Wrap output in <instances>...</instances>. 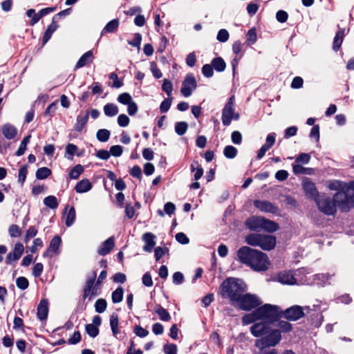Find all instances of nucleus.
Segmentation results:
<instances>
[{
	"mask_svg": "<svg viewBox=\"0 0 354 354\" xmlns=\"http://www.w3.org/2000/svg\"><path fill=\"white\" fill-rule=\"evenodd\" d=\"M238 261L256 272L266 271L270 266L268 255L248 246H242L237 250Z\"/></svg>",
	"mask_w": 354,
	"mask_h": 354,
	"instance_id": "f257e3e1",
	"label": "nucleus"
},
{
	"mask_svg": "<svg viewBox=\"0 0 354 354\" xmlns=\"http://www.w3.org/2000/svg\"><path fill=\"white\" fill-rule=\"evenodd\" d=\"M247 290V285L240 279L229 277L225 279L219 287V292L223 298L230 299L232 306H236L241 296Z\"/></svg>",
	"mask_w": 354,
	"mask_h": 354,
	"instance_id": "f03ea898",
	"label": "nucleus"
},
{
	"mask_svg": "<svg viewBox=\"0 0 354 354\" xmlns=\"http://www.w3.org/2000/svg\"><path fill=\"white\" fill-rule=\"evenodd\" d=\"M107 272L106 270H103L99 274L98 278L97 277V271L93 270L92 275L88 277L85 284L83 287V299H88L91 301L94 297L98 296L101 293L100 284L106 278Z\"/></svg>",
	"mask_w": 354,
	"mask_h": 354,
	"instance_id": "7ed1b4c3",
	"label": "nucleus"
},
{
	"mask_svg": "<svg viewBox=\"0 0 354 354\" xmlns=\"http://www.w3.org/2000/svg\"><path fill=\"white\" fill-rule=\"evenodd\" d=\"M245 242L251 246L259 247L263 250L270 251L276 246V238L273 235L252 233L246 236Z\"/></svg>",
	"mask_w": 354,
	"mask_h": 354,
	"instance_id": "20e7f679",
	"label": "nucleus"
},
{
	"mask_svg": "<svg viewBox=\"0 0 354 354\" xmlns=\"http://www.w3.org/2000/svg\"><path fill=\"white\" fill-rule=\"evenodd\" d=\"M281 340V334L279 330L269 329V332L265 334L261 338L255 341V346L260 351L267 348L274 347Z\"/></svg>",
	"mask_w": 354,
	"mask_h": 354,
	"instance_id": "39448f33",
	"label": "nucleus"
},
{
	"mask_svg": "<svg viewBox=\"0 0 354 354\" xmlns=\"http://www.w3.org/2000/svg\"><path fill=\"white\" fill-rule=\"evenodd\" d=\"M260 320L273 324L281 318L279 308L277 306L266 304L257 308Z\"/></svg>",
	"mask_w": 354,
	"mask_h": 354,
	"instance_id": "423d86ee",
	"label": "nucleus"
},
{
	"mask_svg": "<svg viewBox=\"0 0 354 354\" xmlns=\"http://www.w3.org/2000/svg\"><path fill=\"white\" fill-rule=\"evenodd\" d=\"M262 304V301L256 295L245 293L243 294L236 302V307L245 311H250L257 308Z\"/></svg>",
	"mask_w": 354,
	"mask_h": 354,
	"instance_id": "0eeeda50",
	"label": "nucleus"
},
{
	"mask_svg": "<svg viewBox=\"0 0 354 354\" xmlns=\"http://www.w3.org/2000/svg\"><path fill=\"white\" fill-rule=\"evenodd\" d=\"M334 200L342 212H346L354 207V194L348 193L344 190L337 192L334 195Z\"/></svg>",
	"mask_w": 354,
	"mask_h": 354,
	"instance_id": "6e6552de",
	"label": "nucleus"
},
{
	"mask_svg": "<svg viewBox=\"0 0 354 354\" xmlns=\"http://www.w3.org/2000/svg\"><path fill=\"white\" fill-rule=\"evenodd\" d=\"M315 203L319 209L326 215H335L337 212V205L334 198H331L325 195L319 196Z\"/></svg>",
	"mask_w": 354,
	"mask_h": 354,
	"instance_id": "1a4fd4ad",
	"label": "nucleus"
},
{
	"mask_svg": "<svg viewBox=\"0 0 354 354\" xmlns=\"http://www.w3.org/2000/svg\"><path fill=\"white\" fill-rule=\"evenodd\" d=\"M280 313L281 317L293 322L302 318L305 315L303 308L297 305L292 306L283 311L280 310Z\"/></svg>",
	"mask_w": 354,
	"mask_h": 354,
	"instance_id": "9d476101",
	"label": "nucleus"
},
{
	"mask_svg": "<svg viewBox=\"0 0 354 354\" xmlns=\"http://www.w3.org/2000/svg\"><path fill=\"white\" fill-rule=\"evenodd\" d=\"M234 112V96L229 98L228 102L225 104L222 111V123L224 126L227 127L231 124L233 113Z\"/></svg>",
	"mask_w": 354,
	"mask_h": 354,
	"instance_id": "9b49d317",
	"label": "nucleus"
},
{
	"mask_svg": "<svg viewBox=\"0 0 354 354\" xmlns=\"http://www.w3.org/2000/svg\"><path fill=\"white\" fill-rule=\"evenodd\" d=\"M196 86L197 83L194 76L192 74H187L182 83L180 93L184 97H188L192 95Z\"/></svg>",
	"mask_w": 354,
	"mask_h": 354,
	"instance_id": "f8f14e48",
	"label": "nucleus"
},
{
	"mask_svg": "<svg viewBox=\"0 0 354 354\" xmlns=\"http://www.w3.org/2000/svg\"><path fill=\"white\" fill-rule=\"evenodd\" d=\"M253 204L256 208L266 213L277 214L279 210L277 205L268 201L254 200Z\"/></svg>",
	"mask_w": 354,
	"mask_h": 354,
	"instance_id": "ddd939ff",
	"label": "nucleus"
},
{
	"mask_svg": "<svg viewBox=\"0 0 354 354\" xmlns=\"http://www.w3.org/2000/svg\"><path fill=\"white\" fill-rule=\"evenodd\" d=\"M302 187L308 198H312L315 201L319 196L315 184L309 179L306 178L303 181Z\"/></svg>",
	"mask_w": 354,
	"mask_h": 354,
	"instance_id": "4468645a",
	"label": "nucleus"
},
{
	"mask_svg": "<svg viewBox=\"0 0 354 354\" xmlns=\"http://www.w3.org/2000/svg\"><path fill=\"white\" fill-rule=\"evenodd\" d=\"M269 324H270L266 323L264 321L254 323L250 327V332L252 335L255 337H262L265 334L269 332V329L270 328Z\"/></svg>",
	"mask_w": 354,
	"mask_h": 354,
	"instance_id": "2eb2a0df",
	"label": "nucleus"
},
{
	"mask_svg": "<svg viewBox=\"0 0 354 354\" xmlns=\"http://www.w3.org/2000/svg\"><path fill=\"white\" fill-rule=\"evenodd\" d=\"M24 247L22 243H17L15 245L12 252H9L6 258V263L8 265L11 264L13 261L19 260L24 253Z\"/></svg>",
	"mask_w": 354,
	"mask_h": 354,
	"instance_id": "dca6fc26",
	"label": "nucleus"
},
{
	"mask_svg": "<svg viewBox=\"0 0 354 354\" xmlns=\"http://www.w3.org/2000/svg\"><path fill=\"white\" fill-rule=\"evenodd\" d=\"M49 311V303L48 299H42L39 301L37 308V317L39 320L46 321Z\"/></svg>",
	"mask_w": 354,
	"mask_h": 354,
	"instance_id": "f3484780",
	"label": "nucleus"
},
{
	"mask_svg": "<svg viewBox=\"0 0 354 354\" xmlns=\"http://www.w3.org/2000/svg\"><path fill=\"white\" fill-rule=\"evenodd\" d=\"M263 217L251 216L246 219L245 226L252 231L259 232L262 230Z\"/></svg>",
	"mask_w": 354,
	"mask_h": 354,
	"instance_id": "a211bd4d",
	"label": "nucleus"
},
{
	"mask_svg": "<svg viewBox=\"0 0 354 354\" xmlns=\"http://www.w3.org/2000/svg\"><path fill=\"white\" fill-rule=\"evenodd\" d=\"M89 118V111L87 110L85 113L81 112L76 118V122L74 125L73 129L76 132H82L86 127Z\"/></svg>",
	"mask_w": 354,
	"mask_h": 354,
	"instance_id": "6ab92c4d",
	"label": "nucleus"
},
{
	"mask_svg": "<svg viewBox=\"0 0 354 354\" xmlns=\"http://www.w3.org/2000/svg\"><path fill=\"white\" fill-rule=\"evenodd\" d=\"M115 239L113 236H111L105 241L102 242L97 249V253L100 255L105 256L111 252L114 247Z\"/></svg>",
	"mask_w": 354,
	"mask_h": 354,
	"instance_id": "aec40b11",
	"label": "nucleus"
},
{
	"mask_svg": "<svg viewBox=\"0 0 354 354\" xmlns=\"http://www.w3.org/2000/svg\"><path fill=\"white\" fill-rule=\"evenodd\" d=\"M155 239L156 236L151 232H146L142 235V240L145 243L143 246V250L145 252H152L154 246L156 245Z\"/></svg>",
	"mask_w": 354,
	"mask_h": 354,
	"instance_id": "412c9836",
	"label": "nucleus"
},
{
	"mask_svg": "<svg viewBox=\"0 0 354 354\" xmlns=\"http://www.w3.org/2000/svg\"><path fill=\"white\" fill-rule=\"evenodd\" d=\"M278 281L283 284L295 285L297 283V279L291 271L279 273Z\"/></svg>",
	"mask_w": 354,
	"mask_h": 354,
	"instance_id": "4be33fe9",
	"label": "nucleus"
},
{
	"mask_svg": "<svg viewBox=\"0 0 354 354\" xmlns=\"http://www.w3.org/2000/svg\"><path fill=\"white\" fill-rule=\"evenodd\" d=\"M94 59L92 50H88L83 54L75 64V68H80L93 62Z\"/></svg>",
	"mask_w": 354,
	"mask_h": 354,
	"instance_id": "5701e85b",
	"label": "nucleus"
},
{
	"mask_svg": "<svg viewBox=\"0 0 354 354\" xmlns=\"http://www.w3.org/2000/svg\"><path fill=\"white\" fill-rule=\"evenodd\" d=\"M345 37V29L338 26V30L335 34L333 42V49L337 51L341 48L344 38Z\"/></svg>",
	"mask_w": 354,
	"mask_h": 354,
	"instance_id": "b1692460",
	"label": "nucleus"
},
{
	"mask_svg": "<svg viewBox=\"0 0 354 354\" xmlns=\"http://www.w3.org/2000/svg\"><path fill=\"white\" fill-rule=\"evenodd\" d=\"M1 131L3 136L8 140L14 139L17 135V128L9 123L3 124Z\"/></svg>",
	"mask_w": 354,
	"mask_h": 354,
	"instance_id": "393cba45",
	"label": "nucleus"
},
{
	"mask_svg": "<svg viewBox=\"0 0 354 354\" xmlns=\"http://www.w3.org/2000/svg\"><path fill=\"white\" fill-rule=\"evenodd\" d=\"M92 188V184L88 179H82L75 186L74 189L77 193H85L90 191Z\"/></svg>",
	"mask_w": 354,
	"mask_h": 354,
	"instance_id": "a878e982",
	"label": "nucleus"
},
{
	"mask_svg": "<svg viewBox=\"0 0 354 354\" xmlns=\"http://www.w3.org/2000/svg\"><path fill=\"white\" fill-rule=\"evenodd\" d=\"M119 19H114L106 24L101 32V36L106 33H114L119 27Z\"/></svg>",
	"mask_w": 354,
	"mask_h": 354,
	"instance_id": "bb28decb",
	"label": "nucleus"
},
{
	"mask_svg": "<svg viewBox=\"0 0 354 354\" xmlns=\"http://www.w3.org/2000/svg\"><path fill=\"white\" fill-rule=\"evenodd\" d=\"M258 320H260V318L257 313V308L252 310V313L245 314L242 317V323L245 325H248L254 323Z\"/></svg>",
	"mask_w": 354,
	"mask_h": 354,
	"instance_id": "cd10ccee",
	"label": "nucleus"
},
{
	"mask_svg": "<svg viewBox=\"0 0 354 354\" xmlns=\"http://www.w3.org/2000/svg\"><path fill=\"white\" fill-rule=\"evenodd\" d=\"M153 310L158 315L160 320L169 322L171 319L169 313L160 304H156Z\"/></svg>",
	"mask_w": 354,
	"mask_h": 354,
	"instance_id": "c85d7f7f",
	"label": "nucleus"
},
{
	"mask_svg": "<svg viewBox=\"0 0 354 354\" xmlns=\"http://www.w3.org/2000/svg\"><path fill=\"white\" fill-rule=\"evenodd\" d=\"M77 150L78 148L75 145L68 143L66 147L65 157L68 160H73L75 155L81 156L82 154L81 153H77Z\"/></svg>",
	"mask_w": 354,
	"mask_h": 354,
	"instance_id": "c756f323",
	"label": "nucleus"
},
{
	"mask_svg": "<svg viewBox=\"0 0 354 354\" xmlns=\"http://www.w3.org/2000/svg\"><path fill=\"white\" fill-rule=\"evenodd\" d=\"M279 228V226L277 223L263 217L262 230L268 232H274L278 230Z\"/></svg>",
	"mask_w": 354,
	"mask_h": 354,
	"instance_id": "7c9ffc66",
	"label": "nucleus"
},
{
	"mask_svg": "<svg viewBox=\"0 0 354 354\" xmlns=\"http://www.w3.org/2000/svg\"><path fill=\"white\" fill-rule=\"evenodd\" d=\"M58 25L57 21L52 20V23L48 26L43 36L42 41L44 44L47 43L50 39L53 33L57 29Z\"/></svg>",
	"mask_w": 354,
	"mask_h": 354,
	"instance_id": "2f4dec72",
	"label": "nucleus"
},
{
	"mask_svg": "<svg viewBox=\"0 0 354 354\" xmlns=\"http://www.w3.org/2000/svg\"><path fill=\"white\" fill-rule=\"evenodd\" d=\"M119 317L117 313H112L110 316V326L113 335L114 337H116L119 333Z\"/></svg>",
	"mask_w": 354,
	"mask_h": 354,
	"instance_id": "473e14b6",
	"label": "nucleus"
},
{
	"mask_svg": "<svg viewBox=\"0 0 354 354\" xmlns=\"http://www.w3.org/2000/svg\"><path fill=\"white\" fill-rule=\"evenodd\" d=\"M211 64L217 72H223L226 68V64L224 59L221 57L214 58L211 62Z\"/></svg>",
	"mask_w": 354,
	"mask_h": 354,
	"instance_id": "72a5a7b5",
	"label": "nucleus"
},
{
	"mask_svg": "<svg viewBox=\"0 0 354 354\" xmlns=\"http://www.w3.org/2000/svg\"><path fill=\"white\" fill-rule=\"evenodd\" d=\"M104 113L107 117H113L118 113L119 109L117 105L108 103L104 106Z\"/></svg>",
	"mask_w": 354,
	"mask_h": 354,
	"instance_id": "f704fd0d",
	"label": "nucleus"
},
{
	"mask_svg": "<svg viewBox=\"0 0 354 354\" xmlns=\"http://www.w3.org/2000/svg\"><path fill=\"white\" fill-rule=\"evenodd\" d=\"M190 169L192 172H195L194 174L195 180H199L203 175V169L201 165L198 164V161H194L190 166Z\"/></svg>",
	"mask_w": 354,
	"mask_h": 354,
	"instance_id": "c9c22d12",
	"label": "nucleus"
},
{
	"mask_svg": "<svg viewBox=\"0 0 354 354\" xmlns=\"http://www.w3.org/2000/svg\"><path fill=\"white\" fill-rule=\"evenodd\" d=\"M124 289L122 287H118L111 294V300L113 304H118L122 301Z\"/></svg>",
	"mask_w": 354,
	"mask_h": 354,
	"instance_id": "e433bc0d",
	"label": "nucleus"
},
{
	"mask_svg": "<svg viewBox=\"0 0 354 354\" xmlns=\"http://www.w3.org/2000/svg\"><path fill=\"white\" fill-rule=\"evenodd\" d=\"M84 167L80 164H77L74 166L68 174L70 179H77L84 172Z\"/></svg>",
	"mask_w": 354,
	"mask_h": 354,
	"instance_id": "4c0bfd02",
	"label": "nucleus"
},
{
	"mask_svg": "<svg viewBox=\"0 0 354 354\" xmlns=\"http://www.w3.org/2000/svg\"><path fill=\"white\" fill-rule=\"evenodd\" d=\"M65 218V224L66 226H71L76 218V213L74 207H71L66 214L64 216Z\"/></svg>",
	"mask_w": 354,
	"mask_h": 354,
	"instance_id": "58836bf2",
	"label": "nucleus"
},
{
	"mask_svg": "<svg viewBox=\"0 0 354 354\" xmlns=\"http://www.w3.org/2000/svg\"><path fill=\"white\" fill-rule=\"evenodd\" d=\"M51 170L46 167L39 168L36 171V178L38 180H44L51 175Z\"/></svg>",
	"mask_w": 354,
	"mask_h": 354,
	"instance_id": "ea45409f",
	"label": "nucleus"
},
{
	"mask_svg": "<svg viewBox=\"0 0 354 354\" xmlns=\"http://www.w3.org/2000/svg\"><path fill=\"white\" fill-rule=\"evenodd\" d=\"M44 204L53 209H57L59 203L55 196H48L44 199Z\"/></svg>",
	"mask_w": 354,
	"mask_h": 354,
	"instance_id": "a19ab883",
	"label": "nucleus"
},
{
	"mask_svg": "<svg viewBox=\"0 0 354 354\" xmlns=\"http://www.w3.org/2000/svg\"><path fill=\"white\" fill-rule=\"evenodd\" d=\"M61 243V238L59 236H55L50 242L48 248L49 250L52 251L55 254L57 253Z\"/></svg>",
	"mask_w": 354,
	"mask_h": 354,
	"instance_id": "79ce46f5",
	"label": "nucleus"
},
{
	"mask_svg": "<svg viewBox=\"0 0 354 354\" xmlns=\"http://www.w3.org/2000/svg\"><path fill=\"white\" fill-rule=\"evenodd\" d=\"M237 153V149L232 145H227L223 149V154L225 157L229 159L234 158L236 156Z\"/></svg>",
	"mask_w": 354,
	"mask_h": 354,
	"instance_id": "37998d69",
	"label": "nucleus"
},
{
	"mask_svg": "<svg viewBox=\"0 0 354 354\" xmlns=\"http://www.w3.org/2000/svg\"><path fill=\"white\" fill-rule=\"evenodd\" d=\"M111 133L109 130L105 129H99L96 133L97 139L102 142H105L109 140Z\"/></svg>",
	"mask_w": 354,
	"mask_h": 354,
	"instance_id": "c03bdc74",
	"label": "nucleus"
},
{
	"mask_svg": "<svg viewBox=\"0 0 354 354\" xmlns=\"http://www.w3.org/2000/svg\"><path fill=\"white\" fill-rule=\"evenodd\" d=\"M174 129L176 134L183 136L186 133L188 129V124L186 122H177L175 124Z\"/></svg>",
	"mask_w": 354,
	"mask_h": 354,
	"instance_id": "a18cd8bd",
	"label": "nucleus"
},
{
	"mask_svg": "<svg viewBox=\"0 0 354 354\" xmlns=\"http://www.w3.org/2000/svg\"><path fill=\"white\" fill-rule=\"evenodd\" d=\"M95 312L98 313H104L107 307V302L106 299L100 298L98 299L95 303Z\"/></svg>",
	"mask_w": 354,
	"mask_h": 354,
	"instance_id": "49530a36",
	"label": "nucleus"
},
{
	"mask_svg": "<svg viewBox=\"0 0 354 354\" xmlns=\"http://www.w3.org/2000/svg\"><path fill=\"white\" fill-rule=\"evenodd\" d=\"M277 326L279 328L278 330H280L281 333H288L292 328V324L290 323H289L287 321H283V320L278 322Z\"/></svg>",
	"mask_w": 354,
	"mask_h": 354,
	"instance_id": "de8ad7c7",
	"label": "nucleus"
},
{
	"mask_svg": "<svg viewBox=\"0 0 354 354\" xmlns=\"http://www.w3.org/2000/svg\"><path fill=\"white\" fill-rule=\"evenodd\" d=\"M38 232V229L35 226H30L27 230L25 236L24 242L27 243L31 239L34 238Z\"/></svg>",
	"mask_w": 354,
	"mask_h": 354,
	"instance_id": "09e8293b",
	"label": "nucleus"
},
{
	"mask_svg": "<svg viewBox=\"0 0 354 354\" xmlns=\"http://www.w3.org/2000/svg\"><path fill=\"white\" fill-rule=\"evenodd\" d=\"M85 330L86 333L91 337L94 338L99 334V328L91 324H88L85 326Z\"/></svg>",
	"mask_w": 354,
	"mask_h": 354,
	"instance_id": "8fccbe9b",
	"label": "nucleus"
},
{
	"mask_svg": "<svg viewBox=\"0 0 354 354\" xmlns=\"http://www.w3.org/2000/svg\"><path fill=\"white\" fill-rule=\"evenodd\" d=\"M8 233L11 237L17 238L21 235V230L19 225L12 224L8 228Z\"/></svg>",
	"mask_w": 354,
	"mask_h": 354,
	"instance_id": "3c124183",
	"label": "nucleus"
},
{
	"mask_svg": "<svg viewBox=\"0 0 354 354\" xmlns=\"http://www.w3.org/2000/svg\"><path fill=\"white\" fill-rule=\"evenodd\" d=\"M16 285L18 288L24 290L28 288L29 281L25 277H19L16 279Z\"/></svg>",
	"mask_w": 354,
	"mask_h": 354,
	"instance_id": "603ef678",
	"label": "nucleus"
},
{
	"mask_svg": "<svg viewBox=\"0 0 354 354\" xmlns=\"http://www.w3.org/2000/svg\"><path fill=\"white\" fill-rule=\"evenodd\" d=\"M28 174V169L27 165H24L20 167L19 169V174H18V182L23 185L26 179V176Z\"/></svg>",
	"mask_w": 354,
	"mask_h": 354,
	"instance_id": "864d4df0",
	"label": "nucleus"
},
{
	"mask_svg": "<svg viewBox=\"0 0 354 354\" xmlns=\"http://www.w3.org/2000/svg\"><path fill=\"white\" fill-rule=\"evenodd\" d=\"M246 39L247 41L251 44H254L257 40V32L256 29L254 28H250L248 30L247 34H246Z\"/></svg>",
	"mask_w": 354,
	"mask_h": 354,
	"instance_id": "5fc2aeb1",
	"label": "nucleus"
},
{
	"mask_svg": "<svg viewBox=\"0 0 354 354\" xmlns=\"http://www.w3.org/2000/svg\"><path fill=\"white\" fill-rule=\"evenodd\" d=\"M310 160V155L306 153H299L295 159V163L308 164Z\"/></svg>",
	"mask_w": 354,
	"mask_h": 354,
	"instance_id": "6e6d98bb",
	"label": "nucleus"
},
{
	"mask_svg": "<svg viewBox=\"0 0 354 354\" xmlns=\"http://www.w3.org/2000/svg\"><path fill=\"white\" fill-rule=\"evenodd\" d=\"M118 101L125 105H128L129 103L132 102V97L131 95L128 93H123L118 95Z\"/></svg>",
	"mask_w": 354,
	"mask_h": 354,
	"instance_id": "4d7b16f0",
	"label": "nucleus"
},
{
	"mask_svg": "<svg viewBox=\"0 0 354 354\" xmlns=\"http://www.w3.org/2000/svg\"><path fill=\"white\" fill-rule=\"evenodd\" d=\"M203 75L207 78L212 77L214 75V68L212 64H206L202 67Z\"/></svg>",
	"mask_w": 354,
	"mask_h": 354,
	"instance_id": "13d9d810",
	"label": "nucleus"
},
{
	"mask_svg": "<svg viewBox=\"0 0 354 354\" xmlns=\"http://www.w3.org/2000/svg\"><path fill=\"white\" fill-rule=\"evenodd\" d=\"M346 187V183L335 180L329 185V188L332 190H337L338 192L344 191Z\"/></svg>",
	"mask_w": 354,
	"mask_h": 354,
	"instance_id": "bf43d9fd",
	"label": "nucleus"
},
{
	"mask_svg": "<svg viewBox=\"0 0 354 354\" xmlns=\"http://www.w3.org/2000/svg\"><path fill=\"white\" fill-rule=\"evenodd\" d=\"M172 98H166L165 99L160 105V111L162 113H166L170 109L171 105Z\"/></svg>",
	"mask_w": 354,
	"mask_h": 354,
	"instance_id": "052dcab7",
	"label": "nucleus"
},
{
	"mask_svg": "<svg viewBox=\"0 0 354 354\" xmlns=\"http://www.w3.org/2000/svg\"><path fill=\"white\" fill-rule=\"evenodd\" d=\"M229 32L226 29H221L217 34L216 39L220 42H226L229 39Z\"/></svg>",
	"mask_w": 354,
	"mask_h": 354,
	"instance_id": "680f3d73",
	"label": "nucleus"
},
{
	"mask_svg": "<svg viewBox=\"0 0 354 354\" xmlns=\"http://www.w3.org/2000/svg\"><path fill=\"white\" fill-rule=\"evenodd\" d=\"M162 90L167 93L168 96H170L173 91V85L171 82L167 79L163 80L162 85Z\"/></svg>",
	"mask_w": 354,
	"mask_h": 354,
	"instance_id": "e2e57ef3",
	"label": "nucleus"
},
{
	"mask_svg": "<svg viewBox=\"0 0 354 354\" xmlns=\"http://www.w3.org/2000/svg\"><path fill=\"white\" fill-rule=\"evenodd\" d=\"M169 252V249L167 247L161 248L157 247L154 250L155 259L156 261H158L161 257L165 255V253Z\"/></svg>",
	"mask_w": 354,
	"mask_h": 354,
	"instance_id": "0e129e2a",
	"label": "nucleus"
},
{
	"mask_svg": "<svg viewBox=\"0 0 354 354\" xmlns=\"http://www.w3.org/2000/svg\"><path fill=\"white\" fill-rule=\"evenodd\" d=\"M123 147L120 145H113L111 147L109 153L110 156H113L114 157H119L122 154Z\"/></svg>",
	"mask_w": 354,
	"mask_h": 354,
	"instance_id": "69168bd1",
	"label": "nucleus"
},
{
	"mask_svg": "<svg viewBox=\"0 0 354 354\" xmlns=\"http://www.w3.org/2000/svg\"><path fill=\"white\" fill-rule=\"evenodd\" d=\"M109 79L113 80L112 86L114 88H120L123 86V82L122 80H120L118 75L115 73H111L109 74Z\"/></svg>",
	"mask_w": 354,
	"mask_h": 354,
	"instance_id": "338daca9",
	"label": "nucleus"
},
{
	"mask_svg": "<svg viewBox=\"0 0 354 354\" xmlns=\"http://www.w3.org/2000/svg\"><path fill=\"white\" fill-rule=\"evenodd\" d=\"M165 354H177V346L174 344H167L163 347Z\"/></svg>",
	"mask_w": 354,
	"mask_h": 354,
	"instance_id": "774afa93",
	"label": "nucleus"
}]
</instances>
